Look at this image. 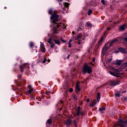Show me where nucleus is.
I'll list each match as a JSON object with an SVG mask.
<instances>
[{
    "label": "nucleus",
    "mask_w": 127,
    "mask_h": 127,
    "mask_svg": "<svg viewBox=\"0 0 127 127\" xmlns=\"http://www.w3.org/2000/svg\"><path fill=\"white\" fill-rule=\"evenodd\" d=\"M118 126L121 127H127V122L122 120V118H120L118 120V123L115 124L113 127H118Z\"/></svg>",
    "instance_id": "7ed1b4c3"
},
{
    "label": "nucleus",
    "mask_w": 127,
    "mask_h": 127,
    "mask_svg": "<svg viewBox=\"0 0 127 127\" xmlns=\"http://www.w3.org/2000/svg\"><path fill=\"white\" fill-rule=\"evenodd\" d=\"M107 50H108V47H107V46H105L104 48H103V50H102V51H105V52H106V51H107Z\"/></svg>",
    "instance_id": "b1692460"
},
{
    "label": "nucleus",
    "mask_w": 127,
    "mask_h": 127,
    "mask_svg": "<svg viewBox=\"0 0 127 127\" xmlns=\"http://www.w3.org/2000/svg\"><path fill=\"white\" fill-rule=\"evenodd\" d=\"M69 57H70V56H68L67 59H69Z\"/></svg>",
    "instance_id": "8fccbe9b"
},
{
    "label": "nucleus",
    "mask_w": 127,
    "mask_h": 127,
    "mask_svg": "<svg viewBox=\"0 0 127 127\" xmlns=\"http://www.w3.org/2000/svg\"><path fill=\"white\" fill-rule=\"evenodd\" d=\"M120 51H121V52L122 53H127V51H126V49H125L124 48H121L120 49Z\"/></svg>",
    "instance_id": "dca6fc26"
},
{
    "label": "nucleus",
    "mask_w": 127,
    "mask_h": 127,
    "mask_svg": "<svg viewBox=\"0 0 127 127\" xmlns=\"http://www.w3.org/2000/svg\"><path fill=\"white\" fill-rule=\"evenodd\" d=\"M90 65H92V66H94V65H95V64H93L92 63H90Z\"/></svg>",
    "instance_id": "37998d69"
},
{
    "label": "nucleus",
    "mask_w": 127,
    "mask_h": 127,
    "mask_svg": "<svg viewBox=\"0 0 127 127\" xmlns=\"http://www.w3.org/2000/svg\"><path fill=\"white\" fill-rule=\"evenodd\" d=\"M72 33H74V32H72Z\"/></svg>",
    "instance_id": "bf43d9fd"
},
{
    "label": "nucleus",
    "mask_w": 127,
    "mask_h": 127,
    "mask_svg": "<svg viewBox=\"0 0 127 127\" xmlns=\"http://www.w3.org/2000/svg\"><path fill=\"white\" fill-rule=\"evenodd\" d=\"M46 94L47 95H49V94H50V92H46Z\"/></svg>",
    "instance_id": "a18cd8bd"
},
{
    "label": "nucleus",
    "mask_w": 127,
    "mask_h": 127,
    "mask_svg": "<svg viewBox=\"0 0 127 127\" xmlns=\"http://www.w3.org/2000/svg\"><path fill=\"white\" fill-rule=\"evenodd\" d=\"M28 93L31 94V93H32L33 91V90L32 89V87H31V85H29L28 86Z\"/></svg>",
    "instance_id": "f8f14e48"
},
{
    "label": "nucleus",
    "mask_w": 127,
    "mask_h": 127,
    "mask_svg": "<svg viewBox=\"0 0 127 127\" xmlns=\"http://www.w3.org/2000/svg\"><path fill=\"white\" fill-rule=\"evenodd\" d=\"M79 38H80V36H77V38H76L77 40H78V41H79Z\"/></svg>",
    "instance_id": "58836bf2"
},
{
    "label": "nucleus",
    "mask_w": 127,
    "mask_h": 127,
    "mask_svg": "<svg viewBox=\"0 0 127 127\" xmlns=\"http://www.w3.org/2000/svg\"><path fill=\"white\" fill-rule=\"evenodd\" d=\"M59 1H62V0H58Z\"/></svg>",
    "instance_id": "3c124183"
},
{
    "label": "nucleus",
    "mask_w": 127,
    "mask_h": 127,
    "mask_svg": "<svg viewBox=\"0 0 127 127\" xmlns=\"http://www.w3.org/2000/svg\"><path fill=\"white\" fill-rule=\"evenodd\" d=\"M74 125H76V123H75V122H74Z\"/></svg>",
    "instance_id": "5fc2aeb1"
},
{
    "label": "nucleus",
    "mask_w": 127,
    "mask_h": 127,
    "mask_svg": "<svg viewBox=\"0 0 127 127\" xmlns=\"http://www.w3.org/2000/svg\"><path fill=\"white\" fill-rule=\"evenodd\" d=\"M95 61H96V59L95 58H93L92 59V62H95Z\"/></svg>",
    "instance_id": "79ce46f5"
},
{
    "label": "nucleus",
    "mask_w": 127,
    "mask_h": 127,
    "mask_svg": "<svg viewBox=\"0 0 127 127\" xmlns=\"http://www.w3.org/2000/svg\"><path fill=\"white\" fill-rule=\"evenodd\" d=\"M126 70L127 71V67Z\"/></svg>",
    "instance_id": "13d9d810"
},
{
    "label": "nucleus",
    "mask_w": 127,
    "mask_h": 127,
    "mask_svg": "<svg viewBox=\"0 0 127 127\" xmlns=\"http://www.w3.org/2000/svg\"><path fill=\"white\" fill-rule=\"evenodd\" d=\"M113 71H114V72L109 71L110 74L112 75V76H115V77L119 78V77H120V75H122V73L119 72H120V70L118 69L114 68Z\"/></svg>",
    "instance_id": "20e7f679"
},
{
    "label": "nucleus",
    "mask_w": 127,
    "mask_h": 127,
    "mask_svg": "<svg viewBox=\"0 0 127 127\" xmlns=\"http://www.w3.org/2000/svg\"><path fill=\"white\" fill-rule=\"evenodd\" d=\"M108 68L111 70H112V71H114V70H115V68H114L113 66L110 65H108Z\"/></svg>",
    "instance_id": "393cba45"
},
{
    "label": "nucleus",
    "mask_w": 127,
    "mask_h": 127,
    "mask_svg": "<svg viewBox=\"0 0 127 127\" xmlns=\"http://www.w3.org/2000/svg\"><path fill=\"white\" fill-rule=\"evenodd\" d=\"M107 29H110V28H107Z\"/></svg>",
    "instance_id": "6e6d98bb"
},
{
    "label": "nucleus",
    "mask_w": 127,
    "mask_h": 127,
    "mask_svg": "<svg viewBox=\"0 0 127 127\" xmlns=\"http://www.w3.org/2000/svg\"><path fill=\"white\" fill-rule=\"evenodd\" d=\"M118 84H120V81H118V82L113 81L111 83L110 85L112 87H115V86H117Z\"/></svg>",
    "instance_id": "ddd939ff"
},
{
    "label": "nucleus",
    "mask_w": 127,
    "mask_h": 127,
    "mask_svg": "<svg viewBox=\"0 0 127 127\" xmlns=\"http://www.w3.org/2000/svg\"><path fill=\"white\" fill-rule=\"evenodd\" d=\"M107 44H108V43L106 44V45H107Z\"/></svg>",
    "instance_id": "4d7b16f0"
},
{
    "label": "nucleus",
    "mask_w": 127,
    "mask_h": 127,
    "mask_svg": "<svg viewBox=\"0 0 127 127\" xmlns=\"http://www.w3.org/2000/svg\"><path fill=\"white\" fill-rule=\"evenodd\" d=\"M100 99H101V93H98V96L97 98V100L98 102H99V101H100Z\"/></svg>",
    "instance_id": "a211bd4d"
},
{
    "label": "nucleus",
    "mask_w": 127,
    "mask_h": 127,
    "mask_svg": "<svg viewBox=\"0 0 127 127\" xmlns=\"http://www.w3.org/2000/svg\"><path fill=\"white\" fill-rule=\"evenodd\" d=\"M61 40L63 42V43H65V42H66V41L62 39V37H61Z\"/></svg>",
    "instance_id": "2f4dec72"
},
{
    "label": "nucleus",
    "mask_w": 127,
    "mask_h": 127,
    "mask_svg": "<svg viewBox=\"0 0 127 127\" xmlns=\"http://www.w3.org/2000/svg\"><path fill=\"white\" fill-rule=\"evenodd\" d=\"M71 123H72V120H67V121L66 122V124L67 126H69V125H70V124H71Z\"/></svg>",
    "instance_id": "412c9836"
},
{
    "label": "nucleus",
    "mask_w": 127,
    "mask_h": 127,
    "mask_svg": "<svg viewBox=\"0 0 127 127\" xmlns=\"http://www.w3.org/2000/svg\"><path fill=\"white\" fill-rule=\"evenodd\" d=\"M92 12H93L92 11V10H89L88 11V15H91V14L92 13Z\"/></svg>",
    "instance_id": "bb28decb"
},
{
    "label": "nucleus",
    "mask_w": 127,
    "mask_h": 127,
    "mask_svg": "<svg viewBox=\"0 0 127 127\" xmlns=\"http://www.w3.org/2000/svg\"><path fill=\"white\" fill-rule=\"evenodd\" d=\"M86 102L87 103H89V102H90V99L89 98H88L87 100H86Z\"/></svg>",
    "instance_id": "ea45409f"
},
{
    "label": "nucleus",
    "mask_w": 127,
    "mask_h": 127,
    "mask_svg": "<svg viewBox=\"0 0 127 127\" xmlns=\"http://www.w3.org/2000/svg\"><path fill=\"white\" fill-rule=\"evenodd\" d=\"M40 47L41 49H42V52H43V53H45V52H46V50H45V46H44V44H43L42 43L40 42Z\"/></svg>",
    "instance_id": "6e6552de"
},
{
    "label": "nucleus",
    "mask_w": 127,
    "mask_h": 127,
    "mask_svg": "<svg viewBox=\"0 0 127 127\" xmlns=\"http://www.w3.org/2000/svg\"><path fill=\"white\" fill-rule=\"evenodd\" d=\"M109 61V62H111V61H112V60H110Z\"/></svg>",
    "instance_id": "603ef678"
},
{
    "label": "nucleus",
    "mask_w": 127,
    "mask_h": 127,
    "mask_svg": "<svg viewBox=\"0 0 127 127\" xmlns=\"http://www.w3.org/2000/svg\"><path fill=\"white\" fill-rule=\"evenodd\" d=\"M119 41L118 39H114L109 44V47H111L114 45V43H116V42H118Z\"/></svg>",
    "instance_id": "9b49d317"
},
{
    "label": "nucleus",
    "mask_w": 127,
    "mask_h": 127,
    "mask_svg": "<svg viewBox=\"0 0 127 127\" xmlns=\"http://www.w3.org/2000/svg\"><path fill=\"white\" fill-rule=\"evenodd\" d=\"M126 26H127V24H124L122 25L119 26V31H124V30H126Z\"/></svg>",
    "instance_id": "39448f33"
},
{
    "label": "nucleus",
    "mask_w": 127,
    "mask_h": 127,
    "mask_svg": "<svg viewBox=\"0 0 127 127\" xmlns=\"http://www.w3.org/2000/svg\"><path fill=\"white\" fill-rule=\"evenodd\" d=\"M52 13V9H50L49 11V14H51Z\"/></svg>",
    "instance_id": "c9c22d12"
},
{
    "label": "nucleus",
    "mask_w": 127,
    "mask_h": 127,
    "mask_svg": "<svg viewBox=\"0 0 127 127\" xmlns=\"http://www.w3.org/2000/svg\"><path fill=\"white\" fill-rule=\"evenodd\" d=\"M58 17H59V15L56 13L53 14L51 17V19L54 23V28L53 29L54 33H59V27L61 26V24H62L61 23L58 22Z\"/></svg>",
    "instance_id": "f257e3e1"
},
{
    "label": "nucleus",
    "mask_w": 127,
    "mask_h": 127,
    "mask_svg": "<svg viewBox=\"0 0 127 127\" xmlns=\"http://www.w3.org/2000/svg\"><path fill=\"white\" fill-rule=\"evenodd\" d=\"M124 40L127 42V38H124Z\"/></svg>",
    "instance_id": "a19ab883"
},
{
    "label": "nucleus",
    "mask_w": 127,
    "mask_h": 127,
    "mask_svg": "<svg viewBox=\"0 0 127 127\" xmlns=\"http://www.w3.org/2000/svg\"><path fill=\"white\" fill-rule=\"evenodd\" d=\"M34 45V44L33 43H32V42H31V43H30V44H29V45H30V47H33V46Z\"/></svg>",
    "instance_id": "c756f323"
},
{
    "label": "nucleus",
    "mask_w": 127,
    "mask_h": 127,
    "mask_svg": "<svg viewBox=\"0 0 127 127\" xmlns=\"http://www.w3.org/2000/svg\"><path fill=\"white\" fill-rule=\"evenodd\" d=\"M47 123L48 124H51V123H52V120L51 119H49L47 121Z\"/></svg>",
    "instance_id": "a878e982"
},
{
    "label": "nucleus",
    "mask_w": 127,
    "mask_h": 127,
    "mask_svg": "<svg viewBox=\"0 0 127 127\" xmlns=\"http://www.w3.org/2000/svg\"><path fill=\"white\" fill-rule=\"evenodd\" d=\"M27 67H28V64H23L22 65H21L20 66V69L21 72H23V69H24V68H27Z\"/></svg>",
    "instance_id": "0eeeda50"
},
{
    "label": "nucleus",
    "mask_w": 127,
    "mask_h": 127,
    "mask_svg": "<svg viewBox=\"0 0 127 127\" xmlns=\"http://www.w3.org/2000/svg\"><path fill=\"white\" fill-rule=\"evenodd\" d=\"M78 44H79V45H80V44H81V42H80V41L79 40L78 42H77Z\"/></svg>",
    "instance_id": "49530a36"
},
{
    "label": "nucleus",
    "mask_w": 127,
    "mask_h": 127,
    "mask_svg": "<svg viewBox=\"0 0 127 127\" xmlns=\"http://www.w3.org/2000/svg\"><path fill=\"white\" fill-rule=\"evenodd\" d=\"M71 44L70 43H68V47H71Z\"/></svg>",
    "instance_id": "c03bdc74"
},
{
    "label": "nucleus",
    "mask_w": 127,
    "mask_h": 127,
    "mask_svg": "<svg viewBox=\"0 0 127 127\" xmlns=\"http://www.w3.org/2000/svg\"><path fill=\"white\" fill-rule=\"evenodd\" d=\"M86 26H87L89 28H91V27H92V24H91L89 22H87L86 23Z\"/></svg>",
    "instance_id": "f3484780"
},
{
    "label": "nucleus",
    "mask_w": 127,
    "mask_h": 127,
    "mask_svg": "<svg viewBox=\"0 0 127 127\" xmlns=\"http://www.w3.org/2000/svg\"><path fill=\"white\" fill-rule=\"evenodd\" d=\"M54 45H55V44L54 43L51 44V48H53V47H54Z\"/></svg>",
    "instance_id": "473e14b6"
},
{
    "label": "nucleus",
    "mask_w": 127,
    "mask_h": 127,
    "mask_svg": "<svg viewBox=\"0 0 127 127\" xmlns=\"http://www.w3.org/2000/svg\"><path fill=\"white\" fill-rule=\"evenodd\" d=\"M101 2H102V3H103V4H105V3H105V0H101Z\"/></svg>",
    "instance_id": "e433bc0d"
},
{
    "label": "nucleus",
    "mask_w": 127,
    "mask_h": 127,
    "mask_svg": "<svg viewBox=\"0 0 127 127\" xmlns=\"http://www.w3.org/2000/svg\"><path fill=\"white\" fill-rule=\"evenodd\" d=\"M73 98L75 101L77 100V96L76 95H73Z\"/></svg>",
    "instance_id": "7c9ffc66"
},
{
    "label": "nucleus",
    "mask_w": 127,
    "mask_h": 127,
    "mask_svg": "<svg viewBox=\"0 0 127 127\" xmlns=\"http://www.w3.org/2000/svg\"><path fill=\"white\" fill-rule=\"evenodd\" d=\"M76 115L80 116V115H83V111H81L80 107H78L76 110Z\"/></svg>",
    "instance_id": "423d86ee"
},
{
    "label": "nucleus",
    "mask_w": 127,
    "mask_h": 127,
    "mask_svg": "<svg viewBox=\"0 0 127 127\" xmlns=\"http://www.w3.org/2000/svg\"><path fill=\"white\" fill-rule=\"evenodd\" d=\"M46 62V59H44V60L42 61L43 63H45Z\"/></svg>",
    "instance_id": "4c0bfd02"
},
{
    "label": "nucleus",
    "mask_w": 127,
    "mask_h": 127,
    "mask_svg": "<svg viewBox=\"0 0 127 127\" xmlns=\"http://www.w3.org/2000/svg\"><path fill=\"white\" fill-rule=\"evenodd\" d=\"M56 44H58V45H60V41L59 40H54Z\"/></svg>",
    "instance_id": "6ab92c4d"
},
{
    "label": "nucleus",
    "mask_w": 127,
    "mask_h": 127,
    "mask_svg": "<svg viewBox=\"0 0 127 127\" xmlns=\"http://www.w3.org/2000/svg\"><path fill=\"white\" fill-rule=\"evenodd\" d=\"M116 97H120V93H116Z\"/></svg>",
    "instance_id": "f704fd0d"
},
{
    "label": "nucleus",
    "mask_w": 127,
    "mask_h": 127,
    "mask_svg": "<svg viewBox=\"0 0 127 127\" xmlns=\"http://www.w3.org/2000/svg\"><path fill=\"white\" fill-rule=\"evenodd\" d=\"M75 90L78 92L80 91V87L79 86V82L77 81L75 85Z\"/></svg>",
    "instance_id": "4468645a"
},
{
    "label": "nucleus",
    "mask_w": 127,
    "mask_h": 127,
    "mask_svg": "<svg viewBox=\"0 0 127 127\" xmlns=\"http://www.w3.org/2000/svg\"><path fill=\"white\" fill-rule=\"evenodd\" d=\"M103 39H104V36H103L98 42V46H100L102 45V43H103Z\"/></svg>",
    "instance_id": "2eb2a0df"
},
{
    "label": "nucleus",
    "mask_w": 127,
    "mask_h": 127,
    "mask_svg": "<svg viewBox=\"0 0 127 127\" xmlns=\"http://www.w3.org/2000/svg\"><path fill=\"white\" fill-rule=\"evenodd\" d=\"M127 63H126L122 65V68H126V67H127Z\"/></svg>",
    "instance_id": "5701e85b"
},
{
    "label": "nucleus",
    "mask_w": 127,
    "mask_h": 127,
    "mask_svg": "<svg viewBox=\"0 0 127 127\" xmlns=\"http://www.w3.org/2000/svg\"><path fill=\"white\" fill-rule=\"evenodd\" d=\"M82 29H83V27H80L77 29V31H80V30H82Z\"/></svg>",
    "instance_id": "c85d7f7f"
},
{
    "label": "nucleus",
    "mask_w": 127,
    "mask_h": 127,
    "mask_svg": "<svg viewBox=\"0 0 127 127\" xmlns=\"http://www.w3.org/2000/svg\"><path fill=\"white\" fill-rule=\"evenodd\" d=\"M105 110H106V108H100L99 112L101 113V114H103L104 111H105Z\"/></svg>",
    "instance_id": "aec40b11"
},
{
    "label": "nucleus",
    "mask_w": 127,
    "mask_h": 127,
    "mask_svg": "<svg viewBox=\"0 0 127 127\" xmlns=\"http://www.w3.org/2000/svg\"><path fill=\"white\" fill-rule=\"evenodd\" d=\"M64 6H65V7H68L69 6V3L65 2L64 4Z\"/></svg>",
    "instance_id": "cd10ccee"
},
{
    "label": "nucleus",
    "mask_w": 127,
    "mask_h": 127,
    "mask_svg": "<svg viewBox=\"0 0 127 127\" xmlns=\"http://www.w3.org/2000/svg\"><path fill=\"white\" fill-rule=\"evenodd\" d=\"M122 62H123V61L122 60H116V62L113 63V64L120 66V65L122 64Z\"/></svg>",
    "instance_id": "9d476101"
},
{
    "label": "nucleus",
    "mask_w": 127,
    "mask_h": 127,
    "mask_svg": "<svg viewBox=\"0 0 127 127\" xmlns=\"http://www.w3.org/2000/svg\"><path fill=\"white\" fill-rule=\"evenodd\" d=\"M82 73L83 74H86L88 73V74H91L92 73V67L88 66L87 64H84L82 67Z\"/></svg>",
    "instance_id": "f03ea898"
},
{
    "label": "nucleus",
    "mask_w": 127,
    "mask_h": 127,
    "mask_svg": "<svg viewBox=\"0 0 127 127\" xmlns=\"http://www.w3.org/2000/svg\"><path fill=\"white\" fill-rule=\"evenodd\" d=\"M118 23H119V22H117V24H118Z\"/></svg>",
    "instance_id": "864d4df0"
},
{
    "label": "nucleus",
    "mask_w": 127,
    "mask_h": 127,
    "mask_svg": "<svg viewBox=\"0 0 127 127\" xmlns=\"http://www.w3.org/2000/svg\"><path fill=\"white\" fill-rule=\"evenodd\" d=\"M96 104H97V101H96V100H92V101L90 102V106L91 107V108H93Z\"/></svg>",
    "instance_id": "1a4fd4ad"
},
{
    "label": "nucleus",
    "mask_w": 127,
    "mask_h": 127,
    "mask_svg": "<svg viewBox=\"0 0 127 127\" xmlns=\"http://www.w3.org/2000/svg\"><path fill=\"white\" fill-rule=\"evenodd\" d=\"M69 92H70V93H72V92H73V89L72 88H69Z\"/></svg>",
    "instance_id": "72a5a7b5"
},
{
    "label": "nucleus",
    "mask_w": 127,
    "mask_h": 127,
    "mask_svg": "<svg viewBox=\"0 0 127 127\" xmlns=\"http://www.w3.org/2000/svg\"><path fill=\"white\" fill-rule=\"evenodd\" d=\"M48 43H50V44H53V40L52 39H49L48 40Z\"/></svg>",
    "instance_id": "4be33fe9"
},
{
    "label": "nucleus",
    "mask_w": 127,
    "mask_h": 127,
    "mask_svg": "<svg viewBox=\"0 0 127 127\" xmlns=\"http://www.w3.org/2000/svg\"><path fill=\"white\" fill-rule=\"evenodd\" d=\"M78 50H79V49H75V51H78Z\"/></svg>",
    "instance_id": "09e8293b"
},
{
    "label": "nucleus",
    "mask_w": 127,
    "mask_h": 127,
    "mask_svg": "<svg viewBox=\"0 0 127 127\" xmlns=\"http://www.w3.org/2000/svg\"><path fill=\"white\" fill-rule=\"evenodd\" d=\"M72 42V40H69L68 43H71Z\"/></svg>",
    "instance_id": "de8ad7c7"
}]
</instances>
